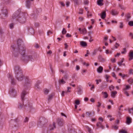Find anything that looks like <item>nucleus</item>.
I'll return each mask as SVG.
<instances>
[{
  "label": "nucleus",
  "instance_id": "nucleus-60",
  "mask_svg": "<svg viewBox=\"0 0 133 133\" xmlns=\"http://www.w3.org/2000/svg\"><path fill=\"white\" fill-rule=\"evenodd\" d=\"M70 4V2H66V5L67 7L69 6Z\"/></svg>",
  "mask_w": 133,
  "mask_h": 133
},
{
  "label": "nucleus",
  "instance_id": "nucleus-18",
  "mask_svg": "<svg viewBox=\"0 0 133 133\" xmlns=\"http://www.w3.org/2000/svg\"><path fill=\"white\" fill-rule=\"evenodd\" d=\"M26 6L28 8H29L31 6V2L29 0L26 1Z\"/></svg>",
  "mask_w": 133,
  "mask_h": 133
},
{
  "label": "nucleus",
  "instance_id": "nucleus-45",
  "mask_svg": "<svg viewBox=\"0 0 133 133\" xmlns=\"http://www.w3.org/2000/svg\"><path fill=\"white\" fill-rule=\"evenodd\" d=\"M119 76H121L123 78H124V77H125V74H122L121 73H119Z\"/></svg>",
  "mask_w": 133,
  "mask_h": 133
},
{
  "label": "nucleus",
  "instance_id": "nucleus-28",
  "mask_svg": "<svg viewBox=\"0 0 133 133\" xmlns=\"http://www.w3.org/2000/svg\"><path fill=\"white\" fill-rule=\"evenodd\" d=\"M117 94L116 91H112L111 92V96L113 98H114L115 96V95Z\"/></svg>",
  "mask_w": 133,
  "mask_h": 133
},
{
  "label": "nucleus",
  "instance_id": "nucleus-42",
  "mask_svg": "<svg viewBox=\"0 0 133 133\" xmlns=\"http://www.w3.org/2000/svg\"><path fill=\"white\" fill-rule=\"evenodd\" d=\"M109 89L111 91L112 90L114 89V87L113 85H111L109 87Z\"/></svg>",
  "mask_w": 133,
  "mask_h": 133
},
{
  "label": "nucleus",
  "instance_id": "nucleus-44",
  "mask_svg": "<svg viewBox=\"0 0 133 133\" xmlns=\"http://www.w3.org/2000/svg\"><path fill=\"white\" fill-rule=\"evenodd\" d=\"M123 51L121 52V53L122 54H125L127 52L126 48H123Z\"/></svg>",
  "mask_w": 133,
  "mask_h": 133
},
{
  "label": "nucleus",
  "instance_id": "nucleus-59",
  "mask_svg": "<svg viewBox=\"0 0 133 133\" xmlns=\"http://www.w3.org/2000/svg\"><path fill=\"white\" fill-rule=\"evenodd\" d=\"M108 38L107 37H105L104 38V41H103V42H105V41L107 40Z\"/></svg>",
  "mask_w": 133,
  "mask_h": 133
},
{
  "label": "nucleus",
  "instance_id": "nucleus-31",
  "mask_svg": "<svg viewBox=\"0 0 133 133\" xmlns=\"http://www.w3.org/2000/svg\"><path fill=\"white\" fill-rule=\"evenodd\" d=\"M53 94H51L48 96V100L49 101L51 100L53 98Z\"/></svg>",
  "mask_w": 133,
  "mask_h": 133
},
{
  "label": "nucleus",
  "instance_id": "nucleus-14",
  "mask_svg": "<svg viewBox=\"0 0 133 133\" xmlns=\"http://www.w3.org/2000/svg\"><path fill=\"white\" fill-rule=\"evenodd\" d=\"M132 119L129 116L127 117L126 123L128 124H129L131 122Z\"/></svg>",
  "mask_w": 133,
  "mask_h": 133
},
{
  "label": "nucleus",
  "instance_id": "nucleus-54",
  "mask_svg": "<svg viewBox=\"0 0 133 133\" xmlns=\"http://www.w3.org/2000/svg\"><path fill=\"white\" fill-rule=\"evenodd\" d=\"M113 128L115 130L117 129L118 128V127L117 126L115 125L112 126Z\"/></svg>",
  "mask_w": 133,
  "mask_h": 133
},
{
  "label": "nucleus",
  "instance_id": "nucleus-43",
  "mask_svg": "<svg viewBox=\"0 0 133 133\" xmlns=\"http://www.w3.org/2000/svg\"><path fill=\"white\" fill-rule=\"evenodd\" d=\"M88 0H84V4L85 5H88L89 3Z\"/></svg>",
  "mask_w": 133,
  "mask_h": 133
},
{
  "label": "nucleus",
  "instance_id": "nucleus-57",
  "mask_svg": "<svg viewBox=\"0 0 133 133\" xmlns=\"http://www.w3.org/2000/svg\"><path fill=\"white\" fill-rule=\"evenodd\" d=\"M87 54L85 55V57L87 56H88V55L89 54H90L89 51L88 50H87Z\"/></svg>",
  "mask_w": 133,
  "mask_h": 133
},
{
  "label": "nucleus",
  "instance_id": "nucleus-62",
  "mask_svg": "<svg viewBox=\"0 0 133 133\" xmlns=\"http://www.w3.org/2000/svg\"><path fill=\"white\" fill-rule=\"evenodd\" d=\"M79 19L80 21H82L84 19V18L82 17H79Z\"/></svg>",
  "mask_w": 133,
  "mask_h": 133
},
{
  "label": "nucleus",
  "instance_id": "nucleus-32",
  "mask_svg": "<svg viewBox=\"0 0 133 133\" xmlns=\"http://www.w3.org/2000/svg\"><path fill=\"white\" fill-rule=\"evenodd\" d=\"M128 82L130 84L133 83V78H130L128 79Z\"/></svg>",
  "mask_w": 133,
  "mask_h": 133
},
{
  "label": "nucleus",
  "instance_id": "nucleus-23",
  "mask_svg": "<svg viewBox=\"0 0 133 133\" xmlns=\"http://www.w3.org/2000/svg\"><path fill=\"white\" fill-rule=\"evenodd\" d=\"M103 69V68L102 66H100L97 69V71L99 73H101L102 72Z\"/></svg>",
  "mask_w": 133,
  "mask_h": 133
},
{
  "label": "nucleus",
  "instance_id": "nucleus-56",
  "mask_svg": "<svg viewBox=\"0 0 133 133\" xmlns=\"http://www.w3.org/2000/svg\"><path fill=\"white\" fill-rule=\"evenodd\" d=\"M52 32L50 31L49 30L47 32V35L48 36H49L50 34H52Z\"/></svg>",
  "mask_w": 133,
  "mask_h": 133
},
{
  "label": "nucleus",
  "instance_id": "nucleus-9",
  "mask_svg": "<svg viewBox=\"0 0 133 133\" xmlns=\"http://www.w3.org/2000/svg\"><path fill=\"white\" fill-rule=\"evenodd\" d=\"M10 94L11 96L15 97L17 95V92L14 89L11 88L10 90Z\"/></svg>",
  "mask_w": 133,
  "mask_h": 133
},
{
  "label": "nucleus",
  "instance_id": "nucleus-27",
  "mask_svg": "<svg viewBox=\"0 0 133 133\" xmlns=\"http://www.w3.org/2000/svg\"><path fill=\"white\" fill-rule=\"evenodd\" d=\"M102 94L103 95V97L104 98H107L108 97V95L107 92L103 91Z\"/></svg>",
  "mask_w": 133,
  "mask_h": 133
},
{
  "label": "nucleus",
  "instance_id": "nucleus-39",
  "mask_svg": "<svg viewBox=\"0 0 133 133\" xmlns=\"http://www.w3.org/2000/svg\"><path fill=\"white\" fill-rule=\"evenodd\" d=\"M66 32V30L64 28L63 29L62 31V33L63 35L65 34Z\"/></svg>",
  "mask_w": 133,
  "mask_h": 133
},
{
  "label": "nucleus",
  "instance_id": "nucleus-46",
  "mask_svg": "<svg viewBox=\"0 0 133 133\" xmlns=\"http://www.w3.org/2000/svg\"><path fill=\"white\" fill-rule=\"evenodd\" d=\"M10 28L11 29H12L14 28V24L13 23H11L10 24Z\"/></svg>",
  "mask_w": 133,
  "mask_h": 133
},
{
  "label": "nucleus",
  "instance_id": "nucleus-61",
  "mask_svg": "<svg viewBox=\"0 0 133 133\" xmlns=\"http://www.w3.org/2000/svg\"><path fill=\"white\" fill-rule=\"evenodd\" d=\"M80 69V67L79 66L77 65L76 66V69L77 70H78Z\"/></svg>",
  "mask_w": 133,
  "mask_h": 133
},
{
  "label": "nucleus",
  "instance_id": "nucleus-6",
  "mask_svg": "<svg viewBox=\"0 0 133 133\" xmlns=\"http://www.w3.org/2000/svg\"><path fill=\"white\" fill-rule=\"evenodd\" d=\"M47 122V120L44 117H42L40 118L37 124L42 127Z\"/></svg>",
  "mask_w": 133,
  "mask_h": 133
},
{
  "label": "nucleus",
  "instance_id": "nucleus-1",
  "mask_svg": "<svg viewBox=\"0 0 133 133\" xmlns=\"http://www.w3.org/2000/svg\"><path fill=\"white\" fill-rule=\"evenodd\" d=\"M11 50L15 57H18L19 54L22 56L21 59L25 62L27 63L29 61L34 60L31 54L29 52L25 53L26 48L22 39H18L17 41V45H11Z\"/></svg>",
  "mask_w": 133,
  "mask_h": 133
},
{
  "label": "nucleus",
  "instance_id": "nucleus-16",
  "mask_svg": "<svg viewBox=\"0 0 133 133\" xmlns=\"http://www.w3.org/2000/svg\"><path fill=\"white\" fill-rule=\"evenodd\" d=\"M56 128L55 123L53 122L52 125H50V130H53L54 129Z\"/></svg>",
  "mask_w": 133,
  "mask_h": 133
},
{
  "label": "nucleus",
  "instance_id": "nucleus-11",
  "mask_svg": "<svg viewBox=\"0 0 133 133\" xmlns=\"http://www.w3.org/2000/svg\"><path fill=\"white\" fill-rule=\"evenodd\" d=\"M9 80H10L12 84L15 85L16 84V81L12 76L9 75Z\"/></svg>",
  "mask_w": 133,
  "mask_h": 133
},
{
  "label": "nucleus",
  "instance_id": "nucleus-26",
  "mask_svg": "<svg viewBox=\"0 0 133 133\" xmlns=\"http://www.w3.org/2000/svg\"><path fill=\"white\" fill-rule=\"evenodd\" d=\"M80 45L83 47H86L87 46V43L85 42L82 41L80 42Z\"/></svg>",
  "mask_w": 133,
  "mask_h": 133
},
{
  "label": "nucleus",
  "instance_id": "nucleus-29",
  "mask_svg": "<svg viewBox=\"0 0 133 133\" xmlns=\"http://www.w3.org/2000/svg\"><path fill=\"white\" fill-rule=\"evenodd\" d=\"M87 31L86 29L84 28L82 30L81 33L83 35H84L86 33Z\"/></svg>",
  "mask_w": 133,
  "mask_h": 133
},
{
  "label": "nucleus",
  "instance_id": "nucleus-51",
  "mask_svg": "<svg viewBox=\"0 0 133 133\" xmlns=\"http://www.w3.org/2000/svg\"><path fill=\"white\" fill-rule=\"evenodd\" d=\"M29 120V118L28 117H26L25 118V119L24 122L25 123H26Z\"/></svg>",
  "mask_w": 133,
  "mask_h": 133
},
{
  "label": "nucleus",
  "instance_id": "nucleus-38",
  "mask_svg": "<svg viewBox=\"0 0 133 133\" xmlns=\"http://www.w3.org/2000/svg\"><path fill=\"white\" fill-rule=\"evenodd\" d=\"M124 59L123 58L122 59V60H121V61L119 62H118V65L120 66H121L122 65V63L123 62V59Z\"/></svg>",
  "mask_w": 133,
  "mask_h": 133
},
{
  "label": "nucleus",
  "instance_id": "nucleus-52",
  "mask_svg": "<svg viewBox=\"0 0 133 133\" xmlns=\"http://www.w3.org/2000/svg\"><path fill=\"white\" fill-rule=\"evenodd\" d=\"M127 19H129L131 17V16H130V14L129 13H128L127 14Z\"/></svg>",
  "mask_w": 133,
  "mask_h": 133
},
{
  "label": "nucleus",
  "instance_id": "nucleus-2",
  "mask_svg": "<svg viewBox=\"0 0 133 133\" xmlns=\"http://www.w3.org/2000/svg\"><path fill=\"white\" fill-rule=\"evenodd\" d=\"M27 92L25 91H23L21 95V100L20 101L18 105V108L20 109H22L24 108L27 111H30L33 109L32 104L29 102L28 101L26 103L25 105L24 104L23 101L25 95L26 94Z\"/></svg>",
  "mask_w": 133,
  "mask_h": 133
},
{
  "label": "nucleus",
  "instance_id": "nucleus-55",
  "mask_svg": "<svg viewBox=\"0 0 133 133\" xmlns=\"http://www.w3.org/2000/svg\"><path fill=\"white\" fill-rule=\"evenodd\" d=\"M112 76L114 77L116 79H117V78L116 77V75L115 74V73L114 72H112Z\"/></svg>",
  "mask_w": 133,
  "mask_h": 133
},
{
  "label": "nucleus",
  "instance_id": "nucleus-34",
  "mask_svg": "<svg viewBox=\"0 0 133 133\" xmlns=\"http://www.w3.org/2000/svg\"><path fill=\"white\" fill-rule=\"evenodd\" d=\"M130 88V86L129 85H126L125 86V88H124L123 89V91H126L129 89Z\"/></svg>",
  "mask_w": 133,
  "mask_h": 133
},
{
  "label": "nucleus",
  "instance_id": "nucleus-8",
  "mask_svg": "<svg viewBox=\"0 0 133 133\" xmlns=\"http://www.w3.org/2000/svg\"><path fill=\"white\" fill-rule=\"evenodd\" d=\"M20 73L19 74L15 75V77L18 81H21L24 79V76L23 72Z\"/></svg>",
  "mask_w": 133,
  "mask_h": 133
},
{
  "label": "nucleus",
  "instance_id": "nucleus-17",
  "mask_svg": "<svg viewBox=\"0 0 133 133\" xmlns=\"http://www.w3.org/2000/svg\"><path fill=\"white\" fill-rule=\"evenodd\" d=\"M101 18L102 19H104L106 16V13L105 11L103 12L100 15Z\"/></svg>",
  "mask_w": 133,
  "mask_h": 133
},
{
  "label": "nucleus",
  "instance_id": "nucleus-58",
  "mask_svg": "<svg viewBox=\"0 0 133 133\" xmlns=\"http://www.w3.org/2000/svg\"><path fill=\"white\" fill-rule=\"evenodd\" d=\"M68 76L67 75H65L62 78L63 79H67L68 78Z\"/></svg>",
  "mask_w": 133,
  "mask_h": 133
},
{
  "label": "nucleus",
  "instance_id": "nucleus-48",
  "mask_svg": "<svg viewBox=\"0 0 133 133\" xmlns=\"http://www.w3.org/2000/svg\"><path fill=\"white\" fill-rule=\"evenodd\" d=\"M114 46L116 48H117L118 46H119L120 45L117 43H116Z\"/></svg>",
  "mask_w": 133,
  "mask_h": 133
},
{
  "label": "nucleus",
  "instance_id": "nucleus-5",
  "mask_svg": "<svg viewBox=\"0 0 133 133\" xmlns=\"http://www.w3.org/2000/svg\"><path fill=\"white\" fill-rule=\"evenodd\" d=\"M2 14L1 15L0 17L3 19H5L8 16V13L6 7H3L2 10Z\"/></svg>",
  "mask_w": 133,
  "mask_h": 133
},
{
  "label": "nucleus",
  "instance_id": "nucleus-7",
  "mask_svg": "<svg viewBox=\"0 0 133 133\" xmlns=\"http://www.w3.org/2000/svg\"><path fill=\"white\" fill-rule=\"evenodd\" d=\"M14 69L15 75L19 74L20 72H21V73L23 72L22 70L19 65L15 66Z\"/></svg>",
  "mask_w": 133,
  "mask_h": 133
},
{
  "label": "nucleus",
  "instance_id": "nucleus-19",
  "mask_svg": "<svg viewBox=\"0 0 133 133\" xmlns=\"http://www.w3.org/2000/svg\"><path fill=\"white\" fill-rule=\"evenodd\" d=\"M81 0H72L75 4V5H79L80 4V2H81Z\"/></svg>",
  "mask_w": 133,
  "mask_h": 133
},
{
  "label": "nucleus",
  "instance_id": "nucleus-25",
  "mask_svg": "<svg viewBox=\"0 0 133 133\" xmlns=\"http://www.w3.org/2000/svg\"><path fill=\"white\" fill-rule=\"evenodd\" d=\"M129 56L130 57L129 59V61L132 60L133 58V52L131 51H130L129 53Z\"/></svg>",
  "mask_w": 133,
  "mask_h": 133
},
{
  "label": "nucleus",
  "instance_id": "nucleus-37",
  "mask_svg": "<svg viewBox=\"0 0 133 133\" xmlns=\"http://www.w3.org/2000/svg\"><path fill=\"white\" fill-rule=\"evenodd\" d=\"M82 90L80 88H79L77 90L78 94L81 95L82 94Z\"/></svg>",
  "mask_w": 133,
  "mask_h": 133
},
{
  "label": "nucleus",
  "instance_id": "nucleus-33",
  "mask_svg": "<svg viewBox=\"0 0 133 133\" xmlns=\"http://www.w3.org/2000/svg\"><path fill=\"white\" fill-rule=\"evenodd\" d=\"M44 93L45 95H47L48 94L49 92V90L47 89H44Z\"/></svg>",
  "mask_w": 133,
  "mask_h": 133
},
{
  "label": "nucleus",
  "instance_id": "nucleus-36",
  "mask_svg": "<svg viewBox=\"0 0 133 133\" xmlns=\"http://www.w3.org/2000/svg\"><path fill=\"white\" fill-rule=\"evenodd\" d=\"M86 128L88 130V131L89 133H92L91 129L88 126H86Z\"/></svg>",
  "mask_w": 133,
  "mask_h": 133
},
{
  "label": "nucleus",
  "instance_id": "nucleus-63",
  "mask_svg": "<svg viewBox=\"0 0 133 133\" xmlns=\"http://www.w3.org/2000/svg\"><path fill=\"white\" fill-rule=\"evenodd\" d=\"M111 61L113 63H115L116 62L115 59V58L111 59Z\"/></svg>",
  "mask_w": 133,
  "mask_h": 133
},
{
  "label": "nucleus",
  "instance_id": "nucleus-15",
  "mask_svg": "<svg viewBox=\"0 0 133 133\" xmlns=\"http://www.w3.org/2000/svg\"><path fill=\"white\" fill-rule=\"evenodd\" d=\"M96 126L98 127L101 128L102 129H103L104 128V127L102 125V123L100 122H97L96 124Z\"/></svg>",
  "mask_w": 133,
  "mask_h": 133
},
{
  "label": "nucleus",
  "instance_id": "nucleus-49",
  "mask_svg": "<svg viewBox=\"0 0 133 133\" xmlns=\"http://www.w3.org/2000/svg\"><path fill=\"white\" fill-rule=\"evenodd\" d=\"M124 92L125 94L127 96H129V93L126 91H123Z\"/></svg>",
  "mask_w": 133,
  "mask_h": 133
},
{
  "label": "nucleus",
  "instance_id": "nucleus-24",
  "mask_svg": "<svg viewBox=\"0 0 133 133\" xmlns=\"http://www.w3.org/2000/svg\"><path fill=\"white\" fill-rule=\"evenodd\" d=\"M103 0H98L97 1V4L99 6H102L103 5Z\"/></svg>",
  "mask_w": 133,
  "mask_h": 133
},
{
  "label": "nucleus",
  "instance_id": "nucleus-4",
  "mask_svg": "<svg viewBox=\"0 0 133 133\" xmlns=\"http://www.w3.org/2000/svg\"><path fill=\"white\" fill-rule=\"evenodd\" d=\"M32 83L31 80L29 78V77L26 76L24 78V86L26 89L29 88Z\"/></svg>",
  "mask_w": 133,
  "mask_h": 133
},
{
  "label": "nucleus",
  "instance_id": "nucleus-40",
  "mask_svg": "<svg viewBox=\"0 0 133 133\" xmlns=\"http://www.w3.org/2000/svg\"><path fill=\"white\" fill-rule=\"evenodd\" d=\"M120 25L119 27L121 29H122L123 27V24L122 22H121L120 23Z\"/></svg>",
  "mask_w": 133,
  "mask_h": 133
},
{
  "label": "nucleus",
  "instance_id": "nucleus-22",
  "mask_svg": "<svg viewBox=\"0 0 133 133\" xmlns=\"http://www.w3.org/2000/svg\"><path fill=\"white\" fill-rule=\"evenodd\" d=\"M41 83V82L39 81H38L35 85V88L36 89H40V87L39 86V84Z\"/></svg>",
  "mask_w": 133,
  "mask_h": 133
},
{
  "label": "nucleus",
  "instance_id": "nucleus-50",
  "mask_svg": "<svg viewBox=\"0 0 133 133\" xmlns=\"http://www.w3.org/2000/svg\"><path fill=\"white\" fill-rule=\"evenodd\" d=\"M67 92H65L64 91H63L62 92V93H61V95L63 97L64 96V93H65L66 94L67 93Z\"/></svg>",
  "mask_w": 133,
  "mask_h": 133
},
{
  "label": "nucleus",
  "instance_id": "nucleus-35",
  "mask_svg": "<svg viewBox=\"0 0 133 133\" xmlns=\"http://www.w3.org/2000/svg\"><path fill=\"white\" fill-rule=\"evenodd\" d=\"M119 133H127V132L125 130L123 129L120 130L119 131Z\"/></svg>",
  "mask_w": 133,
  "mask_h": 133
},
{
  "label": "nucleus",
  "instance_id": "nucleus-41",
  "mask_svg": "<svg viewBox=\"0 0 133 133\" xmlns=\"http://www.w3.org/2000/svg\"><path fill=\"white\" fill-rule=\"evenodd\" d=\"M75 104L77 105H78L80 104V101L78 100H75Z\"/></svg>",
  "mask_w": 133,
  "mask_h": 133
},
{
  "label": "nucleus",
  "instance_id": "nucleus-53",
  "mask_svg": "<svg viewBox=\"0 0 133 133\" xmlns=\"http://www.w3.org/2000/svg\"><path fill=\"white\" fill-rule=\"evenodd\" d=\"M83 10L82 9H79V14H83Z\"/></svg>",
  "mask_w": 133,
  "mask_h": 133
},
{
  "label": "nucleus",
  "instance_id": "nucleus-64",
  "mask_svg": "<svg viewBox=\"0 0 133 133\" xmlns=\"http://www.w3.org/2000/svg\"><path fill=\"white\" fill-rule=\"evenodd\" d=\"M129 72L130 74H133V70L132 69H130L129 70Z\"/></svg>",
  "mask_w": 133,
  "mask_h": 133
},
{
  "label": "nucleus",
  "instance_id": "nucleus-3",
  "mask_svg": "<svg viewBox=\"0 0 133 133\" xmlns=\"http://www.w3.org/2000/svg\"><path fill=\"white\" fill-rule=\"evenodd\" d=\"M27 14L23 12H21V10L18 9L13 15L12 19L14 21V20L17 21L21 23H24L26 21V17Z\"/></svg>",
  "mask_w": 133,
  "mask_h": 133
},
{
  "label": "nucleus",
  "instance_id": "nucleus-47",
  "mask_svg": "<svg viewBox=\"0 0 133 133\" xmlns=\"http://www.w3.org/2000/svg\"><path fill=\"white\" fill-rule=\"evenodd\" d=\"M129 25L130 26H133V21H130L129 22Z\"/></svg>",
  "mask_w": 133,
  "mask_h": 133
},
{
  "label": "nucleus",
  "instance_id": "nucleus-20",
  "mask_svg": "<svg viewBox=\"0 0 133 133\" xmlns=\"http://www.w3.org/2000/svg\"><path fill=\"white\" fill-rule=\"evenodd\" d=\"M98 59L99 61L100 62H104L105 61V59L104 58H103L101 55H99L98 56Z\"/></svg>",
  "mask_w": 133,
  "mask_h": 133
},
{
  "label": "nucleus",
  "instance_id": "nucleus-10",
  "mask_svg": "<svg viewBox=\"0 0 133 133\" xmlns=\"http://www.w3.org/2000/svg\"><path fill=\"white\" fill-rule=\"evenodd\" d=\"M57 122L59 126L61 127L64 124V121L62 119L59 118L57 120Z\"/></svg>",
  "mask_w": 133,
  "mask_h": 133
},
{
  "label": "nucleus",
  "instance_id": "nucleus-30",
  "mask_svg": "<svg viewBox=\"0 0 133 133\" xmlns=\"http://www.w3.org/2000/svg\"><path fill=\"white\" fill-rule=\"evenodd\" d=\"M59 83L60 84H63L65 83V82L64 81L63 79L62 78L61 80H59Z\"/></svg>",
  "mask_w": 133,
  "mask_h": 133
},
{
  "label": "nucleus",
  "instance_id": "nucleus-13",
  "mask_svg": "<svg viewBox=\"0 0 133 133\" xmlns=\"http://www.w3.org/2000/svg\"><path fill=\"white\" fill-rule=\"evenodd\" d=\"M111 14L113 16L116 15L118 14L117 11L115 9H112L110 12Z\"/></svg>",
  "mask_w": 133,
  "mask_h": 133
},
{
  "label": "nucleus",
  "instance_id": "nucleus-21",
  "mask_svg": "<svg viewBox=\"0 0 133 133\" xmlns=\"http://www.w3.org/2000/svg\"><path fill=\"white\" fill-rule=\"evenodd\" d=\"M28 31L31 35H33L34 33V30L33 28L32 27H30L29 28Z\"/></svg>",
  "mask_w": 133,
  "mask_h": 133
},
{
  "label": "nucleus",
  "instance_id": "nucleus-12",
  "mask_svg": "<svg viewBox=\"0 0 133 133\" xmlns=\"http://www.w3.org/2000/svg\"><path fill=\"white\" fill-rule=\"evenodd\" d=\"M86 116L88 117H89L90 116L93 114L94 116L95 114V112L94 111H87L86 112Z\"/></svg>",
  "mask_w": 133,
  "mask_h": 133
}]
</instances>
